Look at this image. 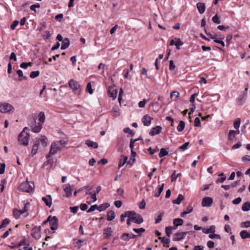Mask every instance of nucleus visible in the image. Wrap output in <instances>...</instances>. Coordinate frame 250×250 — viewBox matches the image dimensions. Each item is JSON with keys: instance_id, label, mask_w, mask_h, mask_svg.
Here are the masks:
<instances>
[{"instance_id": "1", "label": "nucleus", "mask_w": 250, "mask_h": 250, "mask_svg": "<svg viewBox=\"0 0 250 250\" xmlns=\"http://www.w3.org/2000/svg\"><path fill=\"white\" fill-rule=\"evenodd\" d=\"M67 144V142L64 140L55 141L52 143L49 152L46 155V158L48 159L51 156L55 155L58 152L61 151Z\"/></svg>"}, {"instance_id": "2", "label": "nucleus", "mask_w": 250, "mask_h": 250, "mask_svg": "<svg viewBox=\"0 0 250 250\" xmlns=\"http://www.w3.org/2000/svg\"><path fill=\"white\" fill-rule=\"evenodd\" d=\"M39 119L35 120L34 123L31 126L32 131L39 133L42 127V125L45 121V115L43 112H41L38 115Z\"/></svg>"}, {"instance_id": "3", "label": "nucleus", "mask_w": 250, "mask_h": 250, "mask_svg": "<svg viewBox=\"0 0 250 250\" xmlns=\"http://www.w3.org/2000/svg\"><path fill=\"white\" fill-rule=\"evenodd\" d=\"M47 142L48 139L47 137L44 135L42 136L39 139H36L31 150V154L32 156H34L37 154L39 149V146L40 144L43 147H45L47 146Z\"/></svg>"}, {"instance_id": "4", "label": "nucleus", "mask_w": 250, "mask_h": 250, "mask_svg": "<svg viewBox=\"0 0 250 250\" xmlns=\"http://www.w3.org/2000/svg\"><path fill=\"white\" fill-rule=\"evenodd\" d=\"M28 130L29 129L27 127H24L18 136L19 142L24 146H27L29 144L30 134L28 132Z\"/></svg>"}, {"instance_id": "5", "label": "nucleus", "mask_w": 250, "mask_h": 250, "mask_svg": "<svg viewBox=\"0 0 250 250\" xmlns=\"http://www.w3.org/2000/svg\"><path fill=\"white\" fill-rule=\"evenodd\" d=\"M34 188V183L31 181L29 182L27 179L25 182L21 184L19 187V190L22 192L30 193L32 192Z\"/></svg>"}, {"instance_id": "6", "label": "nucleus", "mask_w": 250, "mask_h": 250, "mask_svg": "<svg viewBox=\"0 0 250 250\" xmlns=\"http://www.w3.org/2000/svg\"><path fill=\"white\" fill-rule=\"evenodd\" d=\"M69 86L75 94L80 95L81 93V85L76 81L71 79L68 83Z\"/></svg>"}, {"instance_id": "7", "label": "nucleus", "mask_w": 250, "mask_h": 250, "mask_svg": "<svg viewBox=\"0 0 250 250\" xmlns=\"http://www.w3.org/2000/svg\"><path fill=\"white\" fill-rule=\"evenodd\" d=\"M130 219L137 224H140L144 221L143 218L140 214H137L135 211H129Z\"/></svg>"}, {"instance_id": "8", "label": "nucleus", "mask_w": 250, "mask_h": 250, "mask_svg": "<svg viewBox=\"0 0 250 250\" xmlns=\"http://www.w3.org/2000/svg\"><path fill=\"white\" fill-rule=\"evenodd\" d=\"M14 107L10 104L4 103L0 104V112L2 113L13 112Z\"/></svg>"}, {"instance_id": "9", "label": "nucleus", "mask_w": 250, "mask_h": 250, "mask_svg": "<svg viewBox=\"0 0 250 250\" xmlns=\"http://www.w3.org/2000/svg\"><path fill=\"white\" fill-rule=\"evenodd\" d=\"M47 221L49 222L50 228L53 230H57L58 227V220L56 216H49L47 218Z\"/></svg>"}, {"instance_id": "10", "label": "nucleus", "mask_w": 250, "mask_h": 250, "mask_svg": "<svg viewBox=\"0 0 250 250\" xmlns=\"http://www.w3.org/2000/svg\"><path fill=\"white\" fill-rule=\"evenodd\" d=\"M41 227H35L32 230L31 235L36 239H39L41 237Z\"/></svg>"}, {"instance_id": "11", "label": "nucleus", "mask_w": 250, "mask_h": 250, "mask_svg": "<svg viewBox=\"0 0 250 250\" xmlns=\"http://www.w3.org/2000/svg\"><path fill=\"white\" fill-rule=\"evenodd\" d=\"M188 233V232H181L178 231L176 233H175L173 236V240L174 241H179L183 239L187 234Z\"/></svg>"}, {"instance_id": "12", "label": "nucleus", "mask_w": 250, "mask_h": 250, "mask_svg": "<svg viewBox=\"0 0 250 250\" xmlns=\"http://www.w3.org/2000/svg\"><path fill=\"white\" fill-rule=\"evenodd\" d=\"M63 188L65 193V196L67 198H69L72 196L73 189L69 184H64L63 186Z\"/></svg>"}, {"instance_id": "13", "label": "nucleus", "mask_w": 250, "mask_h": 250, "mask_svg": "<svg viewBox=\"0 0 250 250\" xmlns=\"http://www.w3.org/2000/svg\"><path fill=\"white\" fill-rule=\"evenodd\" d=\"M108 96L112 98L113 100L116 98L117 95V90L114 86H110L108 90Z\"/></svg>"}, {"instance_id": "14", "label": "nucleus", "mask_w": 250, "mask_h": 250, "mask_svg": "<svg viewBox=\"0 0 250 250\" xmlns=\"http://www.w3.org/2000/svg\"><path fill=\"white\" fill-rule=\"evenodd\" d=\"M213 202V199L211 197H206L202 199V206L203 207H210Z\"/></svg>"}, {"instance_id": "15", "label": "nucleus", "mask_w": 250, "mask_h": 250, "mask_svg": "<svg viewBox=\"0 0 250 250\" xmlns=\"http://www.w3.org/2000/svg\"><path fill=\"white\" fill-rule=\"evenodd\" d=\"M113 233L112 229L111 227H107L104 229V237L105 239H108L111 236Z\"/></svg>"}, {"instance_id": "16", "label": "nucleus", "mask_w": 250, "mask_h": 250, "mask_svg": "<svg viewBox=\"0 0 250 250\" xmlns=\"http://www.w3.org/2000/svg\"><path fill=\"white\" fill-rule=\"evenodd\" d=\"M161 130H162V127L161 126H159V125L156 126L155 127H153L151 129V130L149 132V135H150L151 136H154L155 135L159 134L161 132Z\"/></svg>"}, {"instance_id": "17", "label": "nucleus", "mask_w": 250, "mask_h": 250, "mask_svg": "<svg viewBox=\"0 0 250 250\" xmlns=\"http://www.w3.org/2000/svg\"><path fill=\"white\" fill-rule=\"evenodd\" d=\"M152 118L148 115H146L142 119V122L145 126H149Z\"/></svg>"}, {"instance_id": "18", "label": "nucleus", "mask_w": 250, "mask_h": 250, "mask_svg": "<svg viewBox=\"0 0 250 250\" xmlns=\"http://www.w3.org/2000/svg\"><path fill=\"white\" fill-rule=\"evenodd\" d=\"M150 105L155 108L154 111L157 112L164 105V103H162L161 104H160L158 102H155L152 103Z\"/></svg>"}, {"instance_id": "19", "label": "nucleus", "mask_w": 250, "mask_h": 250, "mask_svg": "<svg viewBox=\"0 0 250 250\" xmlns=\"http://www.w3.org/2000/svg\"><path fill=\"white\" fill-rule=\"evenodd\" d=\"M42 201L44 202L46 205L50 207L52 205V199L50 195H48L46 197H43L42 198Z\"/></svg>"}, {"instance_id": "20", "label": "nucleus", "mask_w": 250, "mask_h": 250, "mask_svg": "<svg viewBox=\"0 0 250 250\" xmlns=\"http://www.w3.org/2000/svg\"><path fill=\"white\" fill-rule=\"evenodd\" d=\"M183 220L181 218H176L173 220V224L174 225L173 229H176L179 226H181L183 224Z\"/></svg>"}, {"instance_id": "21", "label": "nucleus", "mask_w": 250, "mask_h": 250, "mask_svg": "<svg viewBox=\"0 0 250 250\" xmlns=\"http://www.w3.org/2000/svg\"><path fill=\"white\" fill-rule=\"evenodd\" d=\"M215 231V227L214 225L210 226L208 229H203V232L205 234L214 233Z\"/></svg>"}, {"instance_id": "22", "label": "nucleus", "mask_w": 250, "mask_h": 250, "mask_svg": "<svg viewBox=\"0 0 250 250\" xmlns=\"http://www.w3.org/2000/svg\"><path fill=\"white\" fill-rule=\"evenodd\" d=\"M197 8L200 14H203L205 11V5L204 3L198 2L197 3Z\"/></svg>"}, {"instance_id": "23", "label": "nucleus", "mask_w": 250, "mask_h": 250, "mask_svg": "<svg viewBox=\"0 0 250 250\" xmlns=\"http://www.w3.org/2000/svg\"><path fill=\"white\" fill-rule=\"evenodd\" d=\"M70 44V42L68 38H65L63 39L62 43V45L61 46V49L64 50L67 48Z\"/></svg>"}, {"instance_id": "24", "label": "nucleus", "mask_w": 250, "mask_h": 250, "mask_svg": "<svg viewBox=\"0 0 250 250\" xmlns=\"http://www.w3.org/2000/svg\"><path fill=\"white\" fill-rule=\"evenodd\" d=\"M85 144L87 145L89 147H93L94 148H96L98 147V145L97 143L94 142L90 140H87L85 141Z\"/></svg>"}, {"instance_id": "25", "label": "nucleus", "mask_w": 250, "mask_h": 250, "mask_svg": "<svg viewBox=\"0 0 250 250\" xmlns=\"http://www.w3.org/2000/svg\"><path fill=\"white\" fill-rule=\"evenodd\" d=\"M240 236L243 239L249 238H250V233L246 230H243L240 231Z\"/></svg>"}, {"instance_id": "26", "label": "nucleus", "mask_w": 250, "mask_h": 250, "mask_svg": "<svg viewBox=\"0 0 250 250\" xmlns=\"http://www.w3.org/2000/svg\"><path fill=\"white\" fill-rule=\"evenodd\" d=\"M13 214L14 217L16 219H18L21 214H23V213L21 209H14L13 210Z\"/></svg>"}, {"instance_id": "27", "label": "nucleus", "mask_w": 250, "mask_h": 250, "mask_svg": "<svg viewBox=\"0 0 250 250\" xmlns=\"http://www.w3.org/2000/svg\"><path fill=\"white\" fill-rule=\"evenodd\" d=\"M239 133H240V131L238 129L236 131H235L233 130H229V134H228V139L229 140H232L231 135L233 134V137H235L236 134H239Z\"/></svg>"}, {"instance_id": "28", "label": "nucleus", "mask_w": 250, "mask_h": 250, "mask_svg": "<svg viewBox=\"0 0 250 250\" xmlns=\"http://www.w3.org/2000/svg\"><path fill=\"white\" fill-rule=\"evenodd\" d=\"M165 184H162L161 185H160L158 187V190L157 192H155L154 194V196L155 197H158L160 196L163 190Z\"/></svg>"}, {"instance_id": "29", "label": "nucleus", "mask_w": 250, "mask_h": 250, "mask_svg": "<svg viewBox=\"0 0 250 250\" xmlns=\"http://www.w3.org/2000/svg\"><path fill=\"white\" fill-rule=\"evenodd\" d=\"M107 220L109 221L113 220L115 217V212L113 210L109 211L107 214Z\"/></svg>"}, {"instance_id": "30", "label": "nucleus", "mask_w": 250, "mask_h": 250, "mask_svg": "<svg viewBox=\"0 0 250 250\" xmlns=\"http://www.w3.org/2000/svg\"><path fill=\"white\" fill-rule=\"evenodd\" d=\"M184 196L181 194H179L176 200L172 201V203L174 204L179 205L181 202L184 200Z\"/></svg>"}, {"instance_id": "31", "label": "nucleus", "mask_w": 250, "mask_h": 250, "mask_svg": "<svg viewBox=\"0 0 250 250\" xmlns=\"http://www.w3.org/2000/svg\"><path fill=\"white\" fill-rule=\"evenodd\" d=\"M110 204L108 203H104L103 204L100 205L99 206H98V210L101 212L104 210H105L107 208L109 207Z\"/></svg>"}, {"instance_id": "32", "label": "nucleus", "mask_w": 250, "mask_h": 250, "mask_svg": "<svg viewBox=\"0 0 250 250\" xmlns=\"http://www.w3.org/2000/svg\"><path fill=\"white\" fill-rule=\"evenodd\" d=\"M159 239L161 240V242L164 244V247H168V244L170 243V240L168 238H166L165 237H160Z\"/></svg>"}, {"instance_id": "33", "label": "nucleus", "mask_w": 250, "mask_h": 250, "mask_svg": "<svg viewBox=\"0 0 250 250\" xmlns=\"http://www.w3.org/2000/svg\"><path fill=\"white\" fill-rule=\"evenodd\" d=\"M242 210L244 211H248L250 210V202H245L242 207Z\"/></svg>"}, {"instance_id": "34", "label": "nucleus", "mask_w": 250, "mask_h": 250, "mask_svg": "<svg viewBox=\"0 0 250 250\" xmlns=\"http://www.w3.org/2000/svg\"><path fill=\"white\" fill-rule=\"evenodd\" d=\"M185 126V123L183 121H181L179 122V125L177 127L178 131L181 132L183 131Z\"/></svg>"}, {"instance_id": "35", "label": "nucleus", "mask_w": 250, "mask_h": 250, "mask_svg": "<svg viewBox=\"0 0 250 250\" xmlns=\"http://www.w3.org/2000/svg\"><path fill=\"white\" fill-rule=\"evenodd\" d=\"M168 154V151L167 150L166 148H162L160 149V152L159 154V156L160 158H162L163 157H164L166 155H167Z\"/></svg>"}, {"instance_id": "36", "label": "nucleus", "mask_w": 250, "mask_h": 250, "mask_svg": "<svg viewBox=\"0 0 250 250\" xmlns=\"http://www.w3.org/2000/svg\"><path fill=\"white\" fill-rule=\"evenodd\" d=\"M176 40L175 45L177 49L179 50L180 49V46H182L184 44V42L179 38L176 39Z\"/></svg>"}, {"instance_id": "37", "label": "nucleus", "mask_w": 250, "mask_h": 250, "mask_svg": "<svg viewBox=\"0 0 250 250\" xmlns=\"http://www.w3.org/2000/svg\"><path fill=\"white\" fill-rule=\"evenodd\" d=\"M121 239L125 242H127L130 239L128 233H123L121 236Z\"/></svg>"}, {"instance_id": "38", "label": "nucleus", "mask_w": 250, "mask_h": 250, "mask_svg": "<svg viewBox=\"0 0 250 250\" xmlns=\"http://www.w3.org/2000/svg\"><path fill=\"white\" fill-rule=\"evenodd\" d=\"M122 157L124 158V161L122 162V160L121 159L120 160V163L119 164V168L122 167L125 163H126L127 161L128 160L127 156H123Z\"/></svg>"}, {"instance_id": "39", "label": "nucleus", "mask_w": 250, "mask_h": 250, "mask_svg": "<svg viewBox=\"0 0 250 250\" xmlns=\"http://www.w3.org/2000/svg\"><path fill=\"white\" fill-rule=\"evenodd\" d=\"M86 91L90 94H92L93 93V90L92 88V85L90 82L88 83L87 84Z\"/></svg>"}, {"instance_id": "40", "label": "nucleus", "mask_w": 250, "mask_h": 250, "mask_svg": "<svg viewBox=\"0 0 250 250\" xmlns=\"http://www.w3.org/2000/svg\"><path fill=\"white\" fill-rule=\"evenodd\" d=\"M172 227L171 226L167 227L165 229L166 233L168 237H169L172 234Z\"/></svg>"}, {"instance_id": "41", "label": "nucleus", "mask_w": 250, "mask_h": 250, "mask_svg": "<svg viewBox=\"0 0 250 250\" xmlns=\"http://www.w3.org/2000/svg\"><path fill=\"white\" fill-rule=\"evenodd\" d=\"M32 65V62H22L21 65H20V67L21 68H23V69H26L27 68L28 66H31Z\"/></svg>"}, {"instance_id": "42", "label": "nucleus", "mask_w": 250, "mask_h": 250, "mask_svg": "<svg viewBox=\"0 0 250 250\" xmlns=\"http://www.w3.org/2000/svg\"><path fill=\"white\" fill-rule=\"evenodd\" d=\"M129 211H125L124 213L122 214L121 215V221L124 222L125 217L129 218Z\"/></svg>"}, {"instance_id": "43", "label": "nucleus", "mask_w": 250, "mask_h": 250, "mask_svg": "<svg viewBox=\"0 0 250 250\" xmlns=\"http://www.w3.org/2000/svg\"><path fill=\"white\" fill-rule=\"evenodd\" d=\"M193 211V208L189 206V211H184L181 213L180 216L184 217L186 215L191 212Z\"/></svg>"}, {"instance_id": "44", "label": "nucleus", "mask_w": 250, "mask_h": 250, "mask_svg": "<svg viewBox=\"0 0 250 250\" xmlns=\"http://www.w3.org/2000/svg\"><path fill=\"white\" fill-rule=\"evenodd\" d=\"M240 123H241L240 119L237 118L234 122V124H233L234 127L235 129H238L240 126Z\"/></svg>"}, {"instance_id": "45", "label": "nucleus", "mask_w": 250, "mask_h": 250, "mask_svg": "<svg viewBox=\"0 0 250 250\" xmlns=\"http://www.w3.org/2000/svg\"><path fill=\"white\" fill-rule=\"evenodd\" d=\"M40 75L39 71H32L30 74V77L32 79H34Z\"/></svg>"}, {"instance_id": "46", "label": "nucleus", "mask_w": 250, "mask_h": 250, "mask_svg": "<svg viewBox=\"0 0 250 250\" xmlns=\"http://www.w3.org/2000/svg\"><path fill=\"white\" fill-rule=\"evenodd\" d=\"M17 73L19 77H21L22 78L20 79V80H27V77L26 76H24L23 74V72L21 70H18L17 71Z\"/></svg>"}, {"instance_id": "47", "label": "nucleus", "mask_w": 250, "mask_h": 250, "mask_svg": "<svg viewBox=\"0 0 250 250\" xmlns=\"http://www.w3.org/2000/svg\"><path fill=\"white\" fill-rule=\"evenodd\" d=\"M212 20L213 22H214L215 23H216V24L220 23V21L219 17L217 14H216L215 16H214L212 17Z\"/></svg>"}, {"instance_id": "48", "label": "nucleus", "mask_w": 250, "mask_h": 250, "mask_svg": "<svg viewBox=\"0 0 250 250\" xmlns=\"http://www.w3.org/2000/svg\"><path fill=\"white\" fill-rule=\"evenodd\" d=\"M163 214H164V212H161L160 213V214L157 216V218L156 219L155 224H158L159 223H160L161 221Z\"/></svg>"}, {"instance_id": "49", "label": "nucleus", "mask_w": 250, "mask_h": 250, "mask_svg": "<svg viewBox=\"0 0 250 250\" xmlns=\"http://www.w3.org/2000/svg\"><path fill=\"white\" fill-rule=\"evenodd\" d=\"M98 206L97 205H94L91 206L90 208L87 211V212H91L96 209H98Z\"/></svg>"}, {"instance_id": "50", "label": "nucleus", "mask_w": 250, "mask_h": 250, "mask_svg": "<svg viewBox=\"0 0 250 250\" xmlns=\"http://www.w3.org/2000/svg\"><path fill=\"white\" fill-rule=\"evenodd\" d=\"M10 222V220L9 219H7V218L4 219L3 220L2 224H1L2 228L5 227L7 225H8L9 224Z\"/></svg>"}, {"instance_id": "51", "label": "nucleus", "mask_w": 250, "mask_h": 250, "mask_svg": "<svg viewBox=\"0 0 250 250\" xmlns=\"http://www.w3.org/2000/svg\"><path fill=\"white\" fill-rule=\"evenodd\" d=\"M213 234H210L209 235V238L210 239H220L221 236L219 234H215L214 233H212Z\"/></svg>"}, {"instance_id": "52", "label": "nucleus", "mask_w": 250, "mask_h": 250, "mask_svg": "<svg viewBox=\"0 0 250 250\" xmlns=\"http://www.w3.org/2000/svg\"><path fill=\"white\" fill-rule=\"evenodd\" d=\"M189 144V142H186L183 145L180 146L179 147V148L183 150H185L188 148Z\"/></svg>"}, {"instance_id": "53", "label": "nucleus", "mask_w": 250, "mask_h": 250, "mask_svg": "<svg viewBox=\"0 0 250 250\" xmlns=\"http://www.w3.org/2000/svg\"><path fill=\"white\" fill-rule=\"evenodd\" d=\"M219 176L220 177H221V178L217 180V182H219L220 183H223L226 179V176H224V174L223 173L220 174L219 175Z\"/></svg>"}, {"instance_id": "54", "label": "nucleus", "mask_w": 250, "mask_h": 250, "mask_svg": "<svg viewBox=\"0 0 250 250\" xmlns=\"http://www.w3.org/2000/svg\"><path fill=\"white\" fill-rule=\"evenodd\" d=\"M24 206L23 208L22 209H21L23 213L27 211V210H28L30 204L28 202H26V203H24Z\"/></svg>"}, {"instance_id": "55", "label": "nucleus", "mask_w": 250, "mask_h": 250, "mask_svg": "<svg viewBox=\"0 0 250 250\" xmlns=\"http://www.w3.org/2000/svg\"><path fill=\"white\" fill-rule=\"evenodd\" d=\"M194 125L197 127L201 126L200 120L198 117H196L194 119Z\"/></svg>"}, {"instance_id": "56", "label": "nucleus", "mask_w": 250, "mask_h": 250, "mask_svg": "<svg viewBox=\"0 0 250 250\" xmlns=\"http://www.w3.org/2000/svg\"><path fill=\"white\" fill-rule=\"evenodd\" d=\"M5 164L4 163H1L0 164V174H3L5 171Z\"/></svg>"}, {"instance_id": "57", "label": "nucleus", "mask_w": 250, "mask_h": 250, "mask_svg": "<svg viewBox=\"0 0 250 250\" xmlns=\"http://www.w3.org/2000/svg\"><path fill=\"white\" fill-rule=\"evenodd\" d=\"M241 227L243 228H249L250 227V221L243 222L241 223Z\"/></svg>"}, {"instance_id": "58", "label": "nucleus", "mask_w": 250, "mask_h": 250, "mask_svg": "<svg viewBox=\"0 0 250 250\" xmlns=\"http://www.w3.org/2000/svg\"><path fill=\"white\" fill-rule=\"evenodd\" d=\"M40 4L39 3H36L35 4H33L30 6V9L32 11H35L36 12V8H40Z\"/></svg>"}, {"instance_id": "59", "label": "nucleus", "mask_w": 250, "mask_h": 250, "mask_svg": "<svg viewBox=\"0 0 250 250\" xmlns=\"http://www.w3.org/2000/svg\"><path fill=\"white\" fill-rule=\"evenodd\" d=\"M133 230L136 233H142V232H144L145 231V229H143V228H140V229H135V228H134L133 229Z\"/></svg>"}, {"instance_id": "60", "label": "nucleus", "mask_w": 250, "mask_h": 250, "mask_svg": "<svg viewBox=\"0 0 250 250\" xmlns=\"http://www.w3.org/2000/svg\"><path fill=\"white\" fill-rule=\"evenodd\" d=\"M146 101L145 99H144L143 101L139 102V103L138 104L139 107L140 108L144 107L146 105Z\"/></svg>"}, {"instance_id": "61", "label": "nucleus", "mask_w": 250, "mask_h": 250, "mask_svg": "<svg viewBox=\"0 0 250 250\" xmlns=\"http://www.w3.org/2000/svg\"><path fill=\"white\" fill-rule=\"evenodd\" d=\"M19 23V22L18 21H14L11 25V29L12 30H14L16 27L18 25Z\"/></svg>"}, {"instance_id": "62", "label": "nucleus", "mask_w": 250, "mask_h": 250, "mask_svg": "<svg viewBox=\"0 0 250 250\" xmlns=\"http://www.w3.org/2000/svg\"><path fill=\"white\" fill-rule=\"evenodd\" d=\"M242 201V199L240 197H238L232 201V203L234 205H238Z\"/></svg>"}, {"instance_id": "63", "label": "nucleus", "mask_w": 250, "mask_h": 250, "mask_svg": "<svg viewBox=\"0 0 250 250\" xmlns=\"http://www.w3.org/2000/svg\"><path fill=\"white\" fill-rule=\"evenodd\" d=\"M146 203L144 200L142 201L139 205V208L140 209H144L146 207Z\"/></svg>"}, {"instance_id": "64", "label": "nucleus", "mask_w": 250, "mask_h": 250, "mask_svg": "<svg viewBox=\"0 0 250 250\" xmlns=\"http://www.w3.org/2000/svg\"><path fill=\"white\" fill-rule=\"evenodd\" d=\"M175 68V65L173 62V61L170 60L169 62V69L170 70H173Z\"/></svg>"}]
</instances>
